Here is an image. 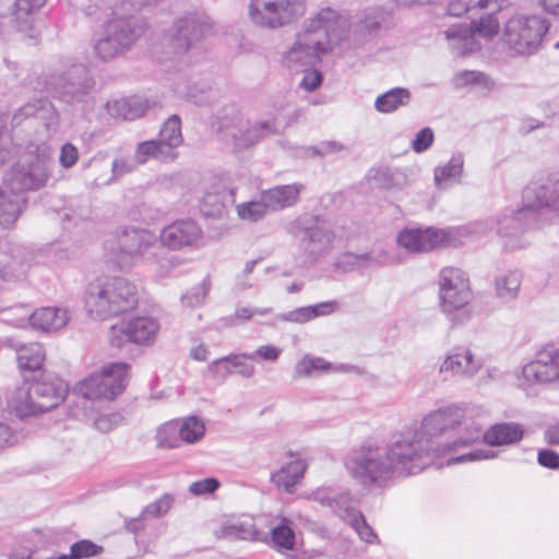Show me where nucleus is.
I'll use <instances>...</instances> for the list:
<instances>
[{
  "label": "nucleus",
  "mask_w": 559,
  "mask_h": 559,
  "mask_svg": "<svg viewBox=\"0 0 559 559\" xmlns=\"http://www.w3.org/2000/svg\"><path fill=\"white\" fill-rule=\"evenodd\" d=\"M305 189L302 183L276 186L262 192V200L271 211H278L297 203L300 192Z\"/></svg>",
  "instance_id": "obj_28"
},
{
  "label": "nucleus",
  "mask_w": 559,
  "mask_h": 559,
  "mask_svg": "<svg viewBox=\"0 0 559 559\" xmlns=\"http://www.w3.org/2000/svg\"><path fill=\"white\" fill-rule=\"evenodd\" d=\"M525 203L516 219L536 217L538 212L548 209L559 211V178L550 179L535 188H527L524 194Z\"/></svg>",
  "instance_id": "obj_22"
},
{
  "label": "nucleus",
  "mask_w": 559,
  "mask_h": 559,
  "mask_svg": "<svg viewBox=\"0 0 559 559\" xmlns=\"http://www.w3.org/2000/svg\"><path fill=\"white\" fill-rule=\"evenodd\" d=\"M68 393L67 384L58 377L43 374L40 379L25 380L8 397L9 407L26 417L57 407Z\"/></svg>",
  "instance_id": "obj_3"
},
{
  "label": "nucleus",
  "mask_w": 559,
  "mask_h": 559,
  "mask_svg": "<svg viewBox=\"0 0 559 559\" xmlns=\"http://www.w3.org/2000/svg\"><path fill=\"white\" fill-rule=\"evenodd\" d=\"M47 0H16L15 1V21L20 31L24 32L31 28L33 19L31 15L39 10Z\"/></svg>",
  "instance_id": "obj_42"
},
{
  "label": "nucleus",
  "mask_w": 559,
  "mask_h": 559,
  "mask_svg": "<svg viewBox=\"0 0 559 559\" xmlns=\"http://www.w3.org/2000/svg\"><path fill=\"white\" fill-rule=\"evenodd\" d=\"M349 475L366 487H384L399 478L389 456V449L376 443H365L347 459Z\"/></svg>",
  "instance_id": "obj_7"
},
{
  "label": "nucleus",
  "mask_w": 559,
  "mask_h": 559,
  "mask_svg": "<svg viewBox=\"0 0 559 559\" xmlns=\"http://www.w3.org/2000/svg\"><path fill=\"white\" fill-rule=\"evenodd\" d=\"M84 305L91 317L106 320L136 307V287L124 277H99L87 285Z\"/></svg>",
  "instance_id": "obj_2"
},
{
  "label": "nucleus",
  "mask_w": 559,
  "mask_h": 559,
  "mask_svg": "<svg viewBox=\"0 0 559 559\" xmlns=\"http://www.w3.org/2000/svg\"><path fill=\"white\" fill-rule=\"evenodd\" d=\"M104 548L88 539H82L71 546V556L74 559L90 558L102 554Z\"/></svg>",
  "instance_id": "obj_54"
},
{
  "label": "nucleus",
  "mask_w": 559,
  "mask_h": 559,
  "mask_svg": "<svg viewBox=\"0 0 559 559\" xmlns=\"http://www.w3.org/2000/svg\"><path fill=\"white\" fill-rule=\"evenodd\" d=\"M219 487V481L214 477H207L201 480L193 481L189 486V492L193 496H202L215 492Z\"/></svg>",
  "instance_id": "obj_63"
},
{
  "label": "nucleus",
  "mask_w": 559,
  "mask_h": 559,
  "mask_svg": "<svg viewBox=\"0 0 559 559\" xmlns=\"http://www.w3.org/2000/svg\"><path fill=\"white\" fill-rule=\"evenodd\" d=\"M444 35L455 57H464L480 48L474 32L466 24L452 25L444 31Z\"/></svg>",
  "instance_id": "obj_27"
},
{
  "label": "nucleus",
  "mask_w": 559,
  "mask_h": 559,
  "mask_svg": "<svg viewBox=\"0 0 559 559\" xmlns=\"http://www.w3.org/2000/svg\"><path fill=\"white\" fill-rule=\"evenodd\" d=\"M518 386L526 393L559 381V346L547 345L525 364L516 376Z\"/></svg>",
  "instance_id": "obj_15"
},
{
  "label": "nucleus",
  "mask_w": 559,
  "mask_h": 559,
  "mask_svg": "<svg viewBox=\"0 0 559 559\" xmlns=\"http://www.w3.org/2000/svg\"><path fill=\"white\" fill-rule=\"evenodd\" d=\"M386 263L385 254H376L373 252H343L337 255L333 263V269L340 273H350L361 269H367Z\"/></svg>",
  "instance_id": "obj_26"
},
{
  "label": "nucleus",
  "mask_w": 559,
  "mask_h": 559,
  "mask_svg": "<svg viewBox=\"0 0 559 559\" xmlns=\"http://www.w3.org/2000/svg\"><path fill=\"white\" fill-rule=\"evenodd\" d=\"M457 85L479 84L488 87L491 84L489 78L479 71H463L456 74Z\"/></svg>",
  "instance_id": "obj_58"
},
{
  "label": "nucleus",
  "mask_w": 559,
  "mask_h": 559,
  "mask_svg": "<svg viewBox=\"0 0 559 559\" xmlns=\"http://www.w3.org/2000/svg\"><path fill=\"white\" fill-rule=\"evenodd\" d=\"M229 135L231 136L234 146L237 150L248 148L261 141L254 123L250 124L249 122L240 123L239 127L230 128Z\"/></svg>",
  "instance_id": "obj_41"
},
{
  "label": "nucleus",
  "mask_w": 559,
  "mask_h": 559,
  "mask_svg": "<svg viewBox=\"0 0 559 559\" xmlns=\"http://www.w3.org/2000/svg\"><path fill=\"white\" fill-rule=\"evenodd\" d=\"M176 421L178 423V430L183 442L195 443L203 438L205 425L197 416H190Z\"/></svg>",
  "instance_id": "obj_43"
},
{
  "label": "nucleus",
  "mask_w": 559,
  "mask_h": 559,
  "mask_svg": "<svg viewBox=\"0 0 559 559\" xmlns=\"http://www.w3.org/2000/svg\"><path fill=\"white\" fill-rule=\"evenodd\" d=\"M52 160L47 145L31 143L27 153L11 167L3 183L24 195L27 191L38 190L48 181Z\"/></svg>",
  "instance_id": "obj_8"
},
{
  "label": "nucleus",
  "mask_w": 559,
  "mask_h": 559,
  "mask_svg": "<svg viewBox=\"0 0 559 559\" xmlns=\"http://www.w3.org/2000/svg\"><path fill=\"white\" fill-rule=\"evenodd\" d=\"M376 181L385 188H399L405 185L406 178L403 173L390 168H380L374 175Z\"/></svg>",
  "instance_id": "obj_52"
},
{
  "label": "nucleus",
  "mask_w": 559,
  "mask_h": 559,
  "mask_svg": "<svg viewBox=\"0 0 559 559\" xmlns=\"http://www.w3.org/2000/svg\"><path fill=\"white\" fill-rule=\"evenodd\" d=\"M123 417L119 413L99 415L95 421V428L100 432H109L121 425Z\"/></svg>",
  "instance_id": "obj_59"
},
{
  "label": "nucleus",
  "mask_w": 559,
  "mask_h": 559,
  "mask_svg": "<svg viewBox=\"0 0 559 559\" xmlns=\"http://www.w3.org/2000/svg\"><path fill=\"white\" fill-rule=\"evenodd\" d=\"M438 299L442 313L453 325H464L474 316L471 301V289L467 274L454 266L441 269L438 276Z\"/></svg>",
  "instance_id": "obj_5"
},
{
  "label": "nucleus",
  "mask_w": 559,
  "mask_h": 559,
  "mask_svg": "<svg viewBox=\"0 0 559 559\" xmlns=\"http://www.w3.org/2000/svg\"><path fill=\"white\" fill-rule=\"evenodd\" d=\"M409 102L411 92L407 88L393 87L376 98L374 108L381 114H390L408 105Z\"/></svg>",
  "instance_id": "obj_36"
},
{
  "label": "nucleus",
  "mask_w": 559,
  "mask_h": 559,
  "mask_svg": "<svg viewBox=\"0 0 559 559\" xmlns=\"http://www.w3.org/2000/svg\"><path fill=\"white\" fill-rule=\"evenodd\" d=\"M79 159V150L75 145L68 142L60 148L59 163L63 168H71Z\"/></svg>",
  "instance_id": "obj_64"
},
{
  "label": "nucleus",
  "mask_w": 559,
  "mask_h": 559,
  "mask_svg": "<svg viewBox=\"0 0 559 559\" xmlns=\"http://www.w3.org/2000/svg\"><path fill=\"white\" fill-rule=\"evenodd\" d=\"M157 140L170 153H178L177 148L182 144L181 120L177 115H171L162 126Z\"/></svg>",
  "instance_id": "obj_39"
},
{
  "label": "nucleus",
  "mask_w": 559,
  "mask_h": 559,
  "mask_svg": "<svg viewBox=\"0 0 559 559\" xmlns=\"http://www.w3.org/2000/svg\"><path fill=\"white\" fill-rule=\"evenodd\" d=\"M209 372L212 378L225 380L228 376L233 374L234 368L229 362L228 356L215 359L209 365Z\"/></svg>",
  "instance_id": "obj_57"
},
{
  "label": "nucleus",
  "mask_w": 559,
  "mask_h": 559,
  "mask_svg": "<svg viewBox=\"0 0 559 559\" xmlns=\"http://www.w3.org/2000/svg\"><path fill=\"white\" fill-rule=\"evenodd\" d=\"M159 331V322L153 317H135L111 326V346L120 348L127 342L147 345L154 342Z\"/></svg>",
  "instance_id": "obj_18"
},
{
  "label": "nucleus",
  "mask_w": 559,
  "mask_h": 559,
  "mask_svg": "<svg viewBox=\"0 0 559 559\" xmlns=\"http://www.w3.org/2000/svg\"><path fill=\"white\" fill-rule=\"evenodd\" d=\"M129 380V365L126 362H111L104 366L98 372L90 374L80 381L76 390L87 400H114L121 394Z\"/></svg>",
  "instance_id": "obj_13"
},
{
  "label": "nucleus",
  "mask_w": 559,
  "mask_h": 559,
  "mask_svg": "<svg viewBox=\"0 0 559 559\" xmlns=\"http://www.w3.org/2000/svg\"><path fill=\"white\" fill-rule=\"evenodd\" d=\"M415 427L392 436L388 443L389 456L399 477L416 475L430 466L440 449L428 441Z\"/></svg>",
  "instance_id": "obj_4"
},
{
  "label": "nucleus",
  "mask_w": 559,
  "mask_h": 559,
  "mask_svg": "<svg viewBox=\"0 0 559 559\" xmlns=\"http://www.w3.org/2000/svg\"><path fill=\"white\" fill-rule=\"evenodd\" d=\"M212 32V24L203 13L188 12L176 19L163 37L169 58L183 56Z\"/></svg>",
  "instance_id": "obj_12"
},
{
  "label": "nucleus",
  "mask_w": 559,
  "mask_h": 559,
  "mask_svg": "<svg viewBox=\"0 0 559 559\" xmlns=\"http://www.w3.org/2000/svg\"><path fill=\"white\" fill-rule=\"evenodd\" d=\"M331 510L347 523L350 522L353 515L361 513L356 509L355 502L347 491L336 493Z\"/></svg>",
  "instance_id": "obj_47"
},
{
  "label": "nucleus",
  "mask_w": 559,
  "mask_h": 559,
  "mask_svg": "<svg viewBox=\"0 0 559 559\" xmlns=\"http://www.w3.org/2000/svg\"><path fill=\"white\" fill-rule=\"evenodd\" d=\"M520 212L521 207L518 210H512L509 213H504L500 217H498L496 222L497 233L501 237H519L527 229L534 228L536 226V217L516 219L518 216L520 215Z\"/></svg>",
  "instance_id": "obj_32"
},
{
  "label": "nucleus",
  "mask_w": 559,
  "mask_h": 559,
  "mask_svg": "<svg viewBox=\"0 0 559 559\" xmlns=\"http://www.w3.org/2000/svg\"><path fill=\"white\" fill-rule=\"evenodd\" d=\"M524 429L516 423H500L490 426L483 435L487 444L492 447L512 444L522 440Z\"/></svg>",
  "instance_id": "obj_29"
},
{
  "label": "nucleus",
  "mask_w": 559,
  "mask_h": 559,
  "mask_svg": "<svg viewBox=\"0 0 559 559\" xmlns=\"http://www.w3.org/2000/svg\"><path fill=\"white\" fill-rule=\"evenodd\" d=\"M452 229L406 227L396 236L397 245L412 253H425L451 243Z\"/></svg>",
  "instance_id": "obj_19"
},
{
  "label": "nucleus",
  "mask_w": 559,
  "mask_h": 559,
  "mask_svg": "<svg viewBox=\"0 0 559 559\" xmlns=\"http://www.w3.org/2000/svg\"><path fill=\"white\" fill-rule=\"evenodd\" d=\"M178 157V153H170L157 139L138 143L133 160L138 165H144L150 160L170 163Z\"/></svg>",
  "instance_id": "obj_31"
},
{
  "label": "nucleus",
  "mask_w": 559,
  "mask_h": 559,
  "mask_svg": "<svg viewBox=\"0 0 559 559\" xmlns=\"http://www.w3.org/2000/svg\"><path fill=\"white\" fill-rule=\"evenodd\" d=\"M464 412L456 406H448L429 413L415 428L428 441L440 449L439 455L454 451L459 448L467 447L478 440L481 436L477 427H464V433L452 442L440 445L436 439L460 428L463 424Z\"/></svg>",
  "instance_id": "obj_6"
},
{
  "label": "nucleus",
  "mask_w": 559,
  "mask_h": 559,
  "mask_svg": "<svg viewBox=\"0 0 559 559\" xmlns=\"http://www.w3.org/2000/svg\"><path fill=\"white\" fill-rule=\"evenodd\" d=\"M223 535L235 539H252L257 531L252 519L234 520L225 524L222 528Z\"/></svg>",
  "instance_id": "obj_44"
},
{
  "label": "nucleus",
  "mask_w": 559,
  "mask_h": 559,
  "mask_svg": "<svg viewBox=\"0 0 559 559\" xmlns=\"http://www.w3.org/2000/svg\"><path fill=\"white\" fill-rule=\"evenodd\" d=\"M522 283V275L518 271H504L495 278L496 297L503 302H509L518 297Z\"/></svg>",
  "instance_id": "obj_34"
},
{
  "label": "nucleus",
  "mask_w": 559,
  "mask_h": 559,
  "mask_svg": "<svg viewBox=\"0 0 559 559\" xmlns=\"http://www.w3.org/2000/svg\"><path fill=\"white\" fill-rule=\"evenodd\" d=\"M277 321L282 322H293V323H306L311 319L310 310L308 306L296 308L292 311L281 313L276 316Z\"/></svg>",
  "instance_id": "obj_62"
},
{
  "label": "nucleus",
  "mask_w": 559,
  "mask_h": 559,
  "mask_svg": "<svg viewBox=\"0 0 559 559\" xmlns=\"http://www.w3.org/2000/svg\"><path fill=\"white\" fill-rule=\"evenodd\" d=\"M260 139L265 136L281 133L285 128L286 123H282L277 118H270L267 120L259 121L254 123Z\"/></svg>",
  "instance_id": "obj_61"
},
{
  "label": "nucleus",
  "mask_w": 559,
  "mask_h": 559,
  "mask_svg": "<svg viewBox=\"0 0 559 559\" xmlns=\"http://www.w3.org/2000/svg\"><path fill=\"white\" fill-rule=\"evenodd\" d=\"M45 353L43 345L31 343L22 345L16 350V360L22 371H36L43 366Z\"/></svg>",
  "instance_id": "obj_37"
},
{
  "label": "nucleus",
  "mask_w": 559,
  "mask_h": 559,
  "mask_svg": "<svg viewBox=\"0 0 559 559\" xmlns=\"http://www.w3.org/2000/svg\"><path fill=\"white\" fill-rule=\"evenodd\" d=\"M156 242V236L146 229H126L110 248L109 257L120 269H129L142 262Z\"/></svg>",
  "instance_id": "obj_16"
},
{
  "label": "nucleus",
  "mask_w": 559,
  "mask_h": 559,
  "mask_svg": "<svg viewBox=\"0 0 559 559\" xmlns=\"http://www.w3.org/2000/svg\"><path fill=\"white\" fill-rule=\"evenodd\" d=\"M348 524L355 530V532L364 542L368 544L379 543L377 534L366 522L362 513L353 515Z\"/></svg>",
  "instance_id": "obj_53"
},
{
  "label": "nucleus",
  "mask_w": 559,
  "mask_h": 559,
  "mask_svg": "<svg viewBox=\"0 0 559 559\" xmlns=\"http://www.w3.org/2000/svg\"><path fill=\"white\" fill-rule=\"evenodd\" d=\"M145 31L146 23L141 19H112L104 24L100 37L94 40V55L102 62L114 61L129 51Z\"/></svg>",
  "instance_id": "obj_9"
},
{
  "label": "nucleus",
  "mask_w": 559,
  "mask_h": 559,
  "mask_svg": "<svg viewBox=\"0 0 559 559\" xmlns=\"http://www.w3.org/2000/svg\"><path fill=\"white\" fill-rule=\"evenodd\" d=\"M345 25L346 21L336 11L322 9L305 22L302 32L283 55V64L292 70L316 64L322 55L331 50L334 40L343 38L342 29Z\"/></svg>",
  "instance_id": "obj_1"
},
{
  "label": "nucleus",
  "mask_w": 559,
  "mask_h": 559,
  "mask_svg": "<svg viewBox=\"0 0 559 559\" xmlns=\"http://www.w3.org/2000/svg\"><path fill=\"white\" fill-rule=\"evenodd\" d=\"M95 81L82 63H73L61 71L43 74L35 90L45 92L61 102L75 104L85 102L94 88Z\"/></svg>",
  "instance_id": "obj_10"
},
{
  "label": "nucleus",
  "mask_w": 559,
  "mask_h": 559,
  "mask_svg": "<svg viewBox=\"0 0 559 559\" xmlns=\"http://www.w3.org/2000/svg\"><path fill=\"white\" fill-rule=\"evenodd\" d=\"M156 442L160 448H178L182 441L176 420L168 421L158 428Z\"/></svg>",
  "instance_id": "obj_46"
},
{
  "label": "nucleus",
  "mask_w": 559,
  "mask_h": 559,
  "mask_svg": "<svg viewBox=\"0 0 559 559\" xmlns=\"http://www.w3.org/2000/svg\"><path fill=\"white\" fill-rule=\"evenodd\" d=\"M108 114L114 118L134 120L145 112V107L134 98L114 99L106 104Z\"/></svg>",
  "instance_id": "obj_38"
},
{
  "label": "nucleus",
  "mask_w": 559,
  "mask_h": 559,
  "mask_svg": "<svg viewBox=\"0 0 559 559\" xmlns=\"http://www.w3.org/2000/svg\"><path fill=\"white\" fill-rule=\"evenodd\" d=\"M474 32L486 39H491L499 32V22L495 13H489L480 16L478 21H473L468 26Z\"/></svg>",
  "instance_id": "obj_48"
},
{
  "label": "nucleus",
  "mask_w": 559,
  "mask_h": 559,
  "mask_svg": "<svg viewBox=\"0 0 559 559\" xmlns=\"http://www.w3.org/2000/svg\"><path fill=\"white\" fill-rule=\"evenodd\" d=\"M433 141L435 133L432 129L425 127L416 133L411 147L415 153H424L432 146Z\"/></svg>",
  "instance_id": "obj_56"
},
{
  "label": "nucleus",
  "mask_w": 559,
  "mask_h": 559,
  "mask_svg": "<svg viewBox=\"0 0 559 559\" xmlns=\"http://www.w3.org/2000/svg\"><path fill=\"white\" fill-rule=\"evenodd\" d=\"M548 29L549 23L543 16L515 14L504 23L501 38L514 53L530 56L538 50Z\"/></svg>",
  "instance_id": "obj_11"
},
{
  "label": "nucleus",
  "mask_w": 559,
  "mask_h": 559,
  "mask_svg": "<svg viewBox=\"0 0 559 559\" xmlns=\"http://www.w3.org/2000/svg\"><path fill=\"white\" fill-rule=\"evenodd\" d=\"M225 188L223 185L213 186L212 190H207L201 202L200 211L207 217L218 216L224 210Z\"/></svg>",
  "instance_id": "obj_40"
},
{
  "label": "nucleus",
  "mask_w": 559,
  "mask_h": 559,
  "mask_svg": "<svg viewBox=\"0 0 559 559\" xmlns=\"http://www.w3.org/2000/svg\"><path fill=\"white\" fill-rule=\"evenodd\" d=\"M203 236L201 227L192 219H180L164 227L159 234V241L171 250L186 247H195Z\"/></svg>",
  "instance_id": "obj_24"
},
{
  "label": "nucleus",
  "mask_w": 559,
  "mask_h": 559,
  "mask_svg": "<svg viewBox=\"0 0 559 559\" xmlns=\"http://www.w3.org/2000/svg\"><path fill=\"white\" fill-rule=\"evenodd\" d=\"M464 167V157L462 154L453 155L450 160L438 166L433 170V180L438 189L444 190L455 183L461 182Z\"/></svg>",
  "instance_id": "obj_33"
},
{
  "label": "nucleus",
  "mask_w": 559,
  "mask_h": 559,
  "mask_svg": "<svg viewBox=\"0 0 559 559\" xmlns=\"http://www.w3.org/2000/svg\"><path fill=\"white\" fill-rule=\"evenodd\" d=\"M354 367L350 365L340 364L333 366L331 362L326 361L324 358L314 357L311 355H305L297 364L295 365L294 377L295 378H304L310 377L313 373H323V372H348L353 370Z\"/></svg>",
  "instance_id": "obj_30"
},
{
  "label": "nucleus",
  "mask_w": 559,
  "mask_h": 559,
  "mask_svg": "<svg viewBox=\"0 0 559 559\" xmlns=\"http://www.w3.org/2000/svg\"><path fill=\"white\" fill-rule=\"evenodd\" d=\"M495 457V453L491 450L476 449L459 456L450 457L448 464H457L473 461H481Z\"/></svg>",
  "instance_id": "obj_60"
},
{
  "label": "nucleus",
  "mask_w": 559,
  "mask_h": 559,
  "mask_svg": "<svg viewBox=\"0 0 559 559\" xmlns=\"http://www.w3.org/2000/svg\"><path fill=\"white\" fill-rule=\"evenodd\" d=\"M292 522L283 518L271 531L272 543L283 549L290 550L295 546V533L290 526Z\"/></svg>",
  "instance_id": "obj_45"
},
{
  "label": "nucleus",
  "mask_w": 559,
  "mask_h": 559,
  "mask_svg": "<svg viewBox=\"0 0 559 559\" xmlns=\"http://www.w3.org/2000/svg\"><path fill=\"white\" fill-rule=\"evenodd\" d=\"M174 502L175 497L171 493H164L158 499L143 508V514L148 518H162L168 513Z\"/></svg>",
  "instance_id": "obj_51"
},
{
  "label": "nucleus",
  "mask_w": 559,
  "mask_h": 559,
  "mask_svg": "<svg viewBox=\"0 0 559 559\" xmlns=\"http://www.w3.org/2000/svg\"><path fill=\"white\" fill-rule=\"evenodd\" d=\"M229 362L231 364L233 368L237 369L236 372L241 376L242 378H252L255 374V368L252 364L248 362L250 354L249 353H242V354H230L227 355Z\"/></svg>",
  "instance_id": "obj_55"
},
{
  "label": "nucleus",
  "mask_w": 559,
  "mask_h": 559,
  "mask_svg": "<svg viewBox=\"0 0 559 559\" xmlns=\"http://www.w3.org/2000/svg\"><path fill=\"white\" fill-rule=\"evenodd\" d=\"M237 211L238 215L242 219L255 222L261 219L267 213V211L271 210L269 206H266V203L263 202L261 197L259 201H251L238 205Z\"/></svg>",
  "instance_id": "obj_50"
},
{
  "label": "nucleus",
  "mask_w": 559,
  "mask_h": 559,
  "mask_svg": "<svg viewBox=\"0 0 559 559\" xmlns=\"http://www.w3.org/2000/svg\"><path fill=\"white\" fill-rule=\"evenodd\" d=\"M304 226L301 242L311 261H317L333 249L336 235L326 222L314 216Z\"/></svg>",
  "instance_id": "obj_20"
},
{
  "label": "nucleus",
  "mask_w": 559,
  "mask_h": 559,
  "mask_svg": "<svg viewBox=\"0 0 559 559\" xmlns=\"http://www.w3.org/2000/svg\"><path fill=\"white\" fill-rule=\"evenodd\" d=\"M23 314L14 323L16 326H25L28 322L34 329L44 332H57L63 329L70 321L69 310L60 307H43L31 312L24 306L14 308Z\"/></svg>",
  "instance_id": "obj_21"
},
{
  "label": "nucleus",
  "mask_w": 559,
  "mask_h": 559,
  "mask_svg": "<svg viewBox=\"0 0 559 559\" xmlns=\"http://www.w3.org/2000/svg\"><path fill=\"white\" fill-rule=\"evenodd\" d=\"M306 468L307 463L304 460L292 461L273 475V480L285 491L292 492L297 483L302 478Z\"/></svg>",
  "instance_id": "obj_35"
},
{
  "label": "nucleus",
  "mask_w": 559,
  "mask_h": 559,
  "mask_svg": "<svg viewBox=\"0 0 559 559\" xmlns=\"http://www.w3.org/2000/svg\"><path fill=\"white\" fill-rule=\"evenodd\" d=\"M210 282L207 280H203L200 284L192 287L185 295H182V305L188 308H195L203 305L210 292Z\"/></svg>",
  "instance_id": "obj_49"
},
{
  "label": "nucleus",
  "mask_w": 559,
  "mask_h": 559,
  "mask_svg": "<svg viewBox=\"0 0 559 559\" xmlns=\"http://www.w3.org/2000/svg\"><path fill=\"white\" fill-rule=\"evenodd\" d=\"M23 122L38 127L40 140L51 138L59 129L60 117L55 106L46 98L29 102L20 107L12 117V126L19 127Z\"/></svg>",
  "instance_id": "obj_17"
},
{
  "label": "nucleus",
  "mask_w": 559,
  "mask_h": 559,
  "mask_svg": "<svg viewBox=\"0 0 559 559\" xmlns=\"http://www.w3.org/2000/svg\"><path fill=\"white\" fill-rule=\"evenodd\" d=\"M27 198L3 183L0 187V225L12 226L26 206Z\"/></svg>",
  "instance_id": "obj_25"
},
{
  "label": "nucleus",
  "mask_w": 559,
  "mask_h": 559,
  "mask_svg": "<svg viewBox=\"0 0 559 559\" xmlns=\"http://www.w3.org/2000/svg\"><path fill=\"white\" fill-rule=\"evenodd\" d=\"M306 9V0H250L248 14L254 25L277 29L299 20Z\"/></svg>",
  "instance_id": "obj_14"
},
{
  "label": "nucleus",
  "mask_w": 559,
  "mask_h": 559,
  "mask_svg": "<svg viewBox=\"0 0 559 559\" xmlns=\"http://www.w3.org/2000/svg\"><path fill=\"white\" fill-rule=\"evenodd\" d=\"M483 367V361L474 352L466 346H459L452 349L440 365L439 372L444 379L460 377L473 378Z\"/></svg>",
  "instance_id": "obj_23"
}]
</instances>
